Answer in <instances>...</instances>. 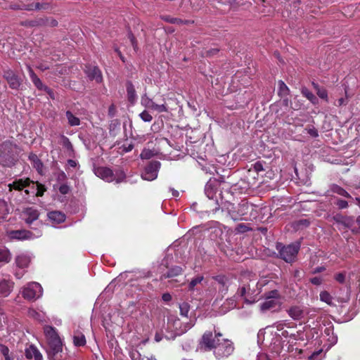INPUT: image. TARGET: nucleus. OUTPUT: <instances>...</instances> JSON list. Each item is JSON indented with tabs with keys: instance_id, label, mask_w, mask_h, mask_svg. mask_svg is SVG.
I'll return each mask as SVG.
<instances>
[{
	"instance_id": "f257e3e1",
	"label": "nucleus",
	"mask_w": 360,
	"mask_h": 360,
	"mask_svg": "<svg viewBox=\"0 0 360 360\" xmlns=\"http://www.w3.org/2000/svg\"><path fill=\"white\" fill-rule=\"evenodd\" d=\"M222 334L216 333L213 336L212 332H206L203 334L200 347L205 351L213 349L214 354L217 359H221L230 356L234 350L231 341L228 339H221Z\"/></svg>"
},
{
	"instance_id": "f03ea898",
	"label": "nucleus",
	"mask_w": 360,
	"mask_h": 360,
	"mask_svg": "<svg viewBox=\"0 0 360 360\" xmlns=\"http://www.w3.org/2000/svg\"><path fill=\"white\" fill-rule=\"evenodd\" d=\"M258 283L255 281H250L243 283L238 289L237 294L244 299V302L252 304L259 300L260 290L257 287Z\"/></svg>"
},
{
	"instance_id": "7ed1b4c3",
	"label": "nucleus",
	"mask_w": 360,
	"mask_h": 360,
	"mask_svg": "<svg viewBox=\"0 0 360 360\" xmlns=\"http://www.w3.org/2000/svg\"><path fill=\"white\" fill-rule=\"evenodd\" d=\"M9 191L13 190L23 191V198H28L31 193H34V181L30 178H16L11 183L8 184Z\"/></svg>"
},
{
	"instance_id": "20e7f679",
	"label": "nucleus",
	"mask_w": 360,
	"mask_h": 360,
	"mask_svg": "<svg viewBox=\"0 0 360 360\" xmlns=\"http://www.w3.org/2000/svg\"><path fill=\"white\" fill-rule=\"evenodd\" d=\"M94 174L105 181H115L117 184L123 181L126 176L125 174L121 170H117L114 173L110 168L105 167L95 168Z\"/></svg>"
},
{
	"instance_id": "39448f33",
	"label": "nucleus",
	"mask_w": 360,
	"mask_h": 360,
	"mask_svg": "<svg viewBox=\"0 0 360 360\" xmlns=\"http://www.w3.org/2000/svg\"><path fill=\"white\" fill-rule=\"evenodd\" d=\"M281 304L278 291L274 290L266 293L264 301L260 305V309L262 312L275 311L281 307Z\"/></svg>"
},
{
	"instance_id": "423d86ee",
	"label": "nucleus",
	"mask_w": 360,
	"mask_h": 360,
	"mask_svg": "<svg viewBox=\"0 0 360 360\" xmlns=\"http://www.w3.org/2000/svg\"><path fill=\"white\" fill-rule=\"evenodd\" d=\"M300 244H290L286 246H282L280 248V245H277V250H278L279 255L281 259L288 263L295 262L297 255L300 250Z\"/></svg>"
},
{
	"instance_id": "0eeeda50",
	"label": "nucleus",
	"mask_w": 360,
	"mask_h": 360,
	"mask_svg": "<svg viewBox=\"0 0 360 360\" xmlns=\"http://www.w3.org/2000/svg\"><path fill=\"white\" fill-rule=\"evenodd\" d=\"M44 330L49 345L52 347L53 354H56L61 351V342L56 329L52 326H46Z\"/></svg>"
},
{
	"instance_id": "6e6552de",
	"label": "nucleus",
	"mask_w": 360,
	"mask_h": 360,
	"mask_svg": "<svg viewBox=\"0 0 360 360\" xmlns=\"http://www.w3.org/2000/svg\"><path fill=\"white\" fill-rule=\"evenodd\" d=\"M43 290L41 285L37 282H31L23 288L24 298L32 300L39 298L42 295Z\"/></svg>"
},
{
	"instance_id": "1a4fd4ad",
	"label": "nucleus",
	"mask_w": 360,
	"mask_h": 360,
	"mask_svg": "<svg viewBox=\"0 0 360 360\" xmlns=\"http://www.w3.org/2000/svg\"><path fill=\"white\" fill-rule=\"evenodd\" d=\"M161 167L160 162L158 160L150 161L145 167L141 174V178L146 181H153L157 179L159 169Z\"/></svg>"
},
{
	"instance_id": "9d476101",
	"label": "nucleus",
	"mask_w": 360,
	"mask_h": 360,
	"mask_svg": "<svg viewBox=\"0 0 360 360\" xmlns=\"http://www.w3.org/2000/svg\"><path fill=\"white\" fill-rule=\"evenodd\" d=\"M10 239L15 240H28L38 238L41 236V231L38 230L37 233H33L27 230L10 231L7 233Z\"/></svg>"
},
{
	"instance_id": "9b49d317",
	"label": "nucleus",
	"mask_w": 360,
	"mask_h": 360,
	"mask_svg": "<svg viewBox=\"0 0 360 360\" xmlns=\"http://www.w3.org/2000/svg\"><path fill=\"white\" fill-rule=\"evenodd\" d=\"M3 77L7 81L10 88L18 89L20 87L21 82L13 70L10 69L4 70Z\"/></svg>"
},
{
	"instance_id": "f8f14e48",
	"label": "nucleus",
	"mask_w": 360,
	"mask_h": 360,
	"mask_svg": "<svg viewBox=\"0 0 360 360\" xmlns=\"http://www.w3.org/2000/svg\"><path fill=\"white\" fill-rule=\"evenodd\" d=\"M27 69L30 75V77L34 84V85L36 86L37 89L39 90H43L48 93L49 95L51 94L52 91L50 88L46 86V85L43 84L41 79L37 77V75L34 73V70L30 65H27Z\"/></svg>"
},
{
	"instance_id": "ddd939ff",
	"label": "nucleus",
	"mask_w": 360,
	"mask_h": 360,
	"mask_svg": "<svg viewBox=\"0 0 360 360\" xmlns=\"http://www.w3.org/2000/svg\"><path fill=\"white\" fill-rule=\"evenodd\" d=\"M215 288L219 290V292L222 294H226L228 291L230 285L229 280L227 277L222 275L216 276L214 277Z\"/></svg>"
},
{
	"instance_id": "4468645a",
	"label": "nucleus",
	"mask_w": 360,
	"mask_h": 360,
	"mask_svg": "<svg viewBox=\"0 0 360 360\" xmlns=\"http://www.w3.org/2000/svg\"><path fill=\"white\" fill-rule=\"evenodd\" d=\"M13 282L9 278H0V295L7 297L10 295L13 288Z\"/></svg>"
},
{
	"instance_id": "2eb2a0df",
	"label": "nucleus",
	"mask_w": 360,
	"mask_h": 360,
	"mask_svg": "<svg viewBox=\"0 0 360 360\" xmlns=\"http://www.w3.org/2000/svg\"><path fill=\"white\" fill-rule=\"evenodd\" d=\"M85 72L91 80H96L97 82H101L103 79L102 74L98 67L87 66Z\"/></svg>"
},
{
	"instance_id": "dca6fc26",
	"label": "nucleus",
	"mask_w": 360,
	"mask_h": 360,
	"mask_svg": "<svg viewBox=\"0 0 360 360\" xmlns=\"http://www.w3.org/2000/svg\"><path fill=\"white\" fill-rule=\"evenodd\" d=\"M39 212L33 207L26 208L23 212L24 219L27 224H31L39 217Z\"/></svg>"
},
{
	"instance_id": "f3484780",
	"label": "nucleus",
	"mask_w": 360,
	"mask_h": 360,
	"mask_svg": "<svg viewBox=\"0 0 360 360\" xmlns=\"http://www.w3.org/2000/svg\"><path fill=\"white\" fill-rule=\"evenodd\" d=\"M287 311L288 315L295 321L301 320L304 316V311L300 306H292Z\"/></svg>"
},
{
	"instance_id": "a211bd4d",
	"label": "nucleus",
	"mask_w": 360,
	"mask_h": 360,
	"mask_svg": "<svg viewBox=\"0 0 360 360\" xmlns=\"http://www.w3.org/2000/svg\"><path fill=\"white\" fill-rule=\"evenodd\" d=\"M25 356L27 359H34V360H42V355L38 349L34 345H30L25 349Z\"/></svg>"
},
{
	"instance_id": "6ab92c4d",
	"label": "nucleus",
	"mask_w": 360,
	"mask_h": 360,
	"mask_svg": "<svg viewBox=\"0 0 360 360\" xmlns=\"http://www.w3.org/2000/svg\"><path fill=\"white\" fill-rule=\"evenodd\" d=\"M50 221L56 224H60L65 220V215L59 211H52L48 213Z\"/></svg>"
},
{
	"instance_id": "aec40b11",
	"label": "nucleus",
	"mask_w": 360,
	"mask_h": 360,
	"mask_svg": "<svg viewBox=\"0 0 360 360\" xmlns=\"http://www.w3.org/2000/svg\"><path fill=\"white\" fill-rule=\"evenodd\" d=\"M29 160L31 162L32 167L36 169V170L39 174H42L43 171V163L39 159L37 155L34 153H30L28 156Z\"/></svg>"
},
{
	"instance_id": "412c9836",
	"label": "nucleus",
	"mask_w": 360,
	"mask_h": 360,
	"mask_svg": "<svg viewBox=\"0 0 360 360\" xmlns=\"http://www.w3.org/2000/svg\"><path fill=\"white\" fill-rule=\"evenodd\" d=\"M182 273V268L179 266H172L167 273L163 274L161 278H173Z\"/></svg>"
},
{
	"instance_id": "4be33fe9",
	"label": "nucleus",
	"mask_w": 360,
	"mask_h": 360,
	"mask_svg": "<svg viewBox=\"0 0 360 360\" xmlns=\"http://www.w3.org/2000/svg\"><path fill=\"white\" fill-rule=\"evenodd\" d=\"M73 342L75 346H84L86 344V338L82 332L77 330L73 333Z\"/></svg>"
},
{
	"instance_id": "5701e85b",
	"label": "nucleus",
	"mask_w": 360,
	"mask_h": 360,
	"mask_svg": "<svg viewBox=\"0 0 360 360\" xmlns=\"http://www.w3.org/2000/svg\"><path fill=\"white\" fill-rule=\"evenodd\" d=\"M127 98L131 103H134L136 100L135 88L131 82H127L126 84Z\"/></svg>"
},
{
	"instance_id": "b1692460",
	"label": "nucleus",
	"mask_w": 360,
	"mask_h": 360,
	"mask_svg": "<svg viewBox=\"0 0 360 360\" xmlns=\"http://www.w3.org/2000/svg\"><path fill=\"white\" fill-rule=\"evenodd\" d=\"M50 8V4L48 3H36L25 6L21 8L22 10L33 11V10H46Z\"/></svg>"
},
{
	"instance_id": "393cba45",
	"label": "nucleus",
	"mask_w": 360,
	"mask_h": 360,
	"mask_svg": "<svg viewBox=\"0 0 360 360\" xmlns=\"http://www.w3.org/2000/svg\"><path fill=\"white\" fill-rule=\"evenodd\" d=\"M205 193L209 199H214L217 193L216 186L211 182H207L205 186Z\"/></svg>"
},
{
	"instance_id": "a878e982",
	"label": "nucleus",
	"mask_w": 360,
	"mask_h": 360,
	"mask_svg": "<svg viewBox=\"0 0 360 360\" xmlns=\"http://www.w3.org/2000/svg\"><path fill=\"white\" fill-rule=\"evenodd\" d=\"M30 262V259L25 255H20L15 258V263L20 268L27 267Z\"/></svg>"
},
{
	"instance_id": "bb28decb",
	"label": "nucleus",
	"mask_w": 360,
	"mask_h": 360,
	"mask_svg": "<svg viewBox=\"0 0 360 360\" xmlns=\"http://www.w3.org/2000/svg\"><path fill=\"white\" fill-rule=\"evenodd\" d=\"M330 191L333 193H336L339 195H341V196H343V197H345L347 198H352L350 194L345 189H344L343 188H342L341 186H340L337 184H333L330 186Z\"/></svg>"
},
{
	"instance_id": "cd10ccee",
	"label": "nucleus",
	"mask_w": 360,
	"mask_h": 360,
	"mask_svg": "<svg viewBox=\"0 0 360 360\" xmlns=\"http://www.w3.org/2000/svg\"><path fill=\"white\" fill-rule=\"evenodd\" d=\"M302 94L306 97L309 101H310L313 104H317L318 103V98L316 96L311 92L306 87H304L301 90Z\"/></svg>"
},
{
	"instance_id": "c85d7f7f",
	"label": "nucleus",
	"mask_w": 360,
	"mask_h": 360,
	"mask_svg": "<svg viewBox=\"0 0 360 360\" xmlns=\"http://www.w3.org/2000/svg\"><path fill=\"white\" fill-rule=\"evenodd\" d=\"M65 115L68 119V124L70 126L75 127V126H79L80 124V120L77 117L75 116L72 113V112H70L69 110L66 111Z\"/></svg>"
},
{
	"instance_id": "c756f323",
	"label": "nucleus",
	"mask_w": 360,
	"mask_h": 360,
	"mask_svg": "<svg viewBox=\"0 0 360 360\" xmlns=\"http://www.w3.org/2000/svg\"><path fill=\"white\" fill-rule=\"evenodd\" d=\"M11 259L10 251L7 248L0 249V263H8Z\"/></svg>"
},
{
	"instance_id": "7c9ffc66",
	"label": "nucleus",
	"mask_w": 360,
	"mask_h": 360,
	"mask_svg": "<svg viewBox=\"0 0 360 360\" xmlns=\"http://www.w3.org/2000/svg\"><path fill=\"white\" fill-rule=\"evenodd\" d=\"M290 93V89L287 85L282 81H278V94L281 97H285Z\"/></svg>"
},
{
	"instance_id": "2f4dec72",
	"label": "nucleus",
	"mask_w": 360,
	"mask_h": 360,
	"mask_svg": "<svg viewBox=\"0 0 360 360\" xmlns=\"http://www.w3.org/2000/svg\"><path fill=\"white\" fill-rule=\"evenodd\" d=\"M34 188L35 190L34 193H31L32 196H42L44 193L46 191V188L44 185L37 182L34 181Z\"/></svg>"
},
{
	"instance_id": "473e14b6",
	"label": "nucleus",
	"mask_w": 360,
	"mask_h": 360,
	"mask_svg": "<svg viewBox=\"0 0 360 360\" xmlns=\"http://www.w3.org/2000/svg\"><path fill=\"white\" fill-rule=\"evenodd\" d=\"M195 324V321H190L188 323H186L184 326V328H181V327L179 328V331H176L175 334L172 336V339H174L176 335H180L182 333H186L188 330L191 328Z\"/></svg>"
},
{
	"instance_id": "72a5a7b5",
	"label": "nucleus",
	"mask_w": 360,
	"mask_h": 360,
	"mask_svg": "<svg viewBox=\"0 0 360 360\" xmlns=\"http://www.w3.org/2000/svg\"><path fill=\"white\" fill-rule=\"evenodd\" d=\"M141 104L146 108L153 109L155 102L145 94L141 96Z\"/></svg>"
},
{
	"instance_id": "f704fd0d",
	"label": "nucleus",
	"mask_w": 360,
	"mask_h": 360,
	"mask_svg": "<svg viewBox=\"0 0 360 360\" xmlns=\"http://www.w3.org/2000/svg\"><path fill=\"white\" fill-rule=\"evenodd\" d=\"M312 85L314 88L316 90L317 95L322 99H325L327 101L328 99V93L327 91L324 88H321L319 86L313 82Z\"/></svg>"
},
{
	"instance_id": "c9c22d12",
	"label": "nucleus",
	"mask_w": 360,
	"mask_h": 360,
	"mask_svg": "<svg viewBox=\"0 0 360 360\" xmlns=\"http://www.w3.org/2000/svg\"><path fill=\"white\" fill-rule=\"evenodd\" d=\"M180 314L182 316L188 318V313L190 311V304L184 302L179 304Z\"/></svg>"
},
{
	"instance_id": "e433bc0d",
	"label": "nucleus",
	"mask_w": 360,
	"mask_h": 360,
	"mask_svg": "<svg viewBox=\"0 0 360 360\" xmlns=\"http://www.w3.org/2000/svg\"><path fill=\"white\" fill-rule=\"evenodd\" d=\"M320 300L329 305L333 304V297L327 291H322L320 293Z\"/></svg>"
},
{
	"instance_id": "4c0bfd02",
	"label": "nucleus",
	"mask_w": 360,
	"mask_h": 360,
	"mask_svg": "<svg viewBox=\"0 0 360 360\" xmlns=\"http://www.w3.org/2000/svg\"><path fill=\"white\" fill-rule=\"evenodd\" d=\"M28 315H29V316H30L39 321H42L44 319V317L43 314L37 311L35 309H30L28 311Z\"/></svg>"
},
{
	"instance_id": "58836bf2",
	"label": "nucleus",
	"mask_w": 360,
	"mask_h": 360,
	"mask_svg": "<svg viewBox=\"0 0 360 360\" xmlns=\"http://www.w3.org/2000/svg\"><path fill=\"white\" fill-rule=\"evenodd\" d=\"M62 145L64 148H65L68 151L73 152V146L71 143L70 139L65 136H62Z\"/></svg>"
},
{
	"instance_id": "ea45409f",
	"label": "nucleus",
	"mask_w": 360,
	"mask_h": 360,
	"mask_svg": "<svg viewBox=\"0 0 360 360\" xmlns=\"http://www.w3.org/2000/svg\"><path fill=\"white\" fill-rule=\"evenodd\" d=\"M251 230V229L245 224H239L236 226L235 231L237 233H243Z\"/></svg>"
},
{
	"instance_id": "a19ab883",
	"label": "nucleus",
	"mask_w": 360,
	"mask_h": 360,
	"mask_svg": "<svg viewBox=\"0 0 360 360\" xmlns=\"http://www.w3.org/2000/svg\"><path fill=\"white\" fill-rule=\"evenodd\" d=\"M341 224L346 227L351 228L354 224V219L350 217H341Z\"/></svg>"
},
{
	"instance_id": "79ce46f5",
	"label": "nucleus",
	"mask_w": 360,
	"mask_h": 360,
	"mask_svg": "<svg viewBox=\"0 0 360 360\" xmlns=\"http://www.w3.org/2000/svg\"><path fill=\"white\" fill-rule=\"evenodd\" d=\"M153 110L157 111L158 112H168V108L165 103L162 104H156L155 103L153 109Z\"/></svg>"
},
{
	"instance_id": "37998d69",
	"label": "nucleus",
	"mask_w": 360,
	"mask_h": 360,
	"mask_svg": "<svg viewBox=\"0 0 360 360\" xmlns=\"http://www.w3.org/2000/svg\"><path fill=\"white\" fill-rule=\"evenodd\" d=\"M203 280V276H198L191 281V282L188 284V289L189 290H193L195 286L200 283Z\"/></svg>"
},
{
	"instance_id": "c03bdc74",
	"label": "nucleus",
	"mask_w": 360,
	"mask_h": 360,
	"mask_svg": "<svg viewBox=\"0 0 360 360\" xmlns=\"http://www.w3.org/2000/svg\"><path fill=\"white\" fill-rule=\"evenodd\" d=\"M139 117L145 122H150L153 120L152 115L147 110H143L141 112Z\"/></svg>"
},
{
	"instance_id": "a18cd8bd",
	"label": "nucleus",
	"mask_w": 360,
	"mask_h": 360,
	"mask_svg": "<svg viewBox=\"0 0 360 360\" xmlns=\"http://www.w3.org/2000/svg\"><path fill=\"white\" fill-rule=\"evenodd\" d=\"M304 131L307 132L313 138H316L319 136V132L317 129L314 126H309L304 129Z\"/></svg>"
},
{
	"instance_id": "49530a36",
	"label": "nucleus",
	"mask_w": 360,
	"mask_h": 360,
	"mask_svg": "<svg viewBox=\"0 0 360 360\" xmlns=\"http://www.w3.org/2000/svg\"><path fill=\"white\" fill-rule=\"evenodd\" d=\"M153 156V153L149 149H144L141 153L140 157L143 160H148Z\"/></svg>"
},
{
	"instance_id": "de8ad7c7",
	"label": "nucleus",
	"mask_w": 360,
	"mask_h": 360,
	"mask_svg": "<svg viewBox=\"0 0 360 360\" xmlns=\"http://www.w3.org/2000/svg\"><path fill=\"white\" fill-rule=\"evenodd\" d=\"M129 356L132 360H141L142 358L141 354L136 349H133L130 352Z\"/></svg>"
},
{
	"instance_id": "09e8293b",
	"label": "nucleus",
	"mask_w": 360,
	"mask_h": 360,
	"mask_svg": "<svg viewBox=\"0 0 360 360\" xmlns=\"http://www.w3.org/2000/svg\"><path fill=\"white\" fill-rule=\"evenodd\" d=\"M21 25L23 26L34 27V26L41 25V21H40V20L39 21H37V20L25 21V22H22Z\"/></svg>"
},
{
	"instance_id": "8fccbe9b",
	"label": "nucleus",
	"mask_w": 360,
	"mask_h": 360,
	"mask_svg": "<svg viewBox=\"0 0 360 360\" xmlns=\"http://www.w3.org/2000/svg\"><path fill=\"white\" fill-rule=\"evenodd\" d=\"M40 21H41V25L47 24L51 27H56L58 25L57 20L55 19H53V18H51L50 20H46V22H44L43 19H41Z\"/></svg>"
},
{
	"instance_id": "3c124183",
	"label": "nucleus",
	"mask_w": 360,
	"mask_h": 360,
	"mask_svg": "<svg viewBox=\"0 0 360 360\" xmlns=\"http://www.w3.org/2000/svg\"><path fill=\"white\" fill-rule=\"evenodd\" d=\"M335 279L340 283H343L345 281V273H338L335 275Z\"/></svg>"
},
{
	"instance_id": "603ef678",
	"label": "nucleus",
	"mask_w": 360,
	"mask_h": 360,
	"mask_svg": "<svg viewBox=\"0 0 360 360\" xmlns=\"http://www.w3.org/2000/svg\"><path fill=\"white\" fill-rule=\"evenodd\" d=\"M336 205L340 209H345L348 207V202L344 200H338Z\"/></svg>"
},
{
	"instance_id": "864d4df0",
	"label": "nucleus",
	"mask_w": 360,
	"mask_h": 360,
	"mask_svg": "<svg viewBox=\"0 0 360 360\" xmlns=\"http://www.w3.org/2000/svg\"><path fill=\"white\" fill-rule=\"evenodd\" d=\"M59 191L62 194H67L70 191V187L66 184H62L59 186Z\"/></svg>"
},
{
	"instance_id": "5fc2aeb1",
	"label": "nucleus",
	"mask_w": 360,
	"mask_h": 360,
	"mask_svg": "<svg viewBox=\"0 0 360 360\" xmlns=\"http://www.w3.org/2000/svg\"><path fill=\"white\" fill-rule=\"evenodd\" d=\"M129 38L130 39L131 45L134 47V51H136L137 50V44H136V41L134 36L131 33H129Z\"/></svg>"
},
{
	"instance_id": "6e6d98bb",
	"label": "nucleus",
	"mask_w": 360,
	"mask_h": 360,
	"mask_svg": "<svg viewBox=\"0 0 360 360\" xmlns=\"http://www.w3.org/2000/svg\"><path fill=\"white\" fill-rule=\"evenodd\" d=\"M310 282L316 285H319L322 283V279L320 277H314L310 279Z\"/></svg>"
},
{
	"instance_id": "4d7b16f0",
	"label": "nucleus",
	"mask_w": 360,
	"mask_h": 360,
	"mask_svg": "<svg viewBox=\"0 0 360 360\" xmlns=\"http://www.w3.org/2000/svg\"><path fill=\"white\" fill-rule=\"evenodd\" d=\"M164 20L167 21V22H169L171 23H180L181 22V20L180 19H178V18H169V17H166V18H164Z\"/></svg>"
},
{
	"instance_id": "13d9d810",
	"label": "nucleus",
	"mask_w": 360,
	"mask_h": 360,
	"mask_svg": "<svg viewBox=\"0 0 360 360\" xmlns=\"http://www.w3.org/2000/svg\"><path fill=\"white\" fill-rule=\"evenodd\" d=\"M322 352V349H320L319 351L314 352L311 354V355L309 356L310 360H318L319 355Z\"/></svg>"
},
{
	"instance_id": "bf43d9fd",
	"label": "nucleus",
	"mask_w": 360,
	"mask_h": 360,
	"mask_svg": "<svg viewBox=\"0 0 360 360\" xmlns=\"http://www.w3.org/2000/svg\"><path fill=\"white\" fill-rule=\"evenodd\" d=\"M162 299L164 302H169L172 300V295L169 292H165L162 295Z\"/></svg>"
},
{
	"instance_id": "052dcab7",
	"label": "nucleus",
	"mask_w": 360,
	"mask_h": 360,
	"mask_svg": "<svg viewBox=\"0 0 360 360\" xmlns=\"http://www.w3.org/2000/svg\"><path fill=\"white\" fill-rule=\"evenodd\" d=\"M1 352L2 353V354L4 356V357H6V356H8L9 354V349L6 346H2L1 348Z\"/></svg>"
},
{
	"instance_id": "680f3d73",
	"label": "nucleus",
	"mask_w": 360,
	"mask_h": 360,
	"mask_svg": "<svg viewBox=\"0 0 360 360\" xmlns=\"http://www.w3.org/2000/svg\"><path fill=\"white\" fill-rule=\"evenodd\" d=\"M134 146L132 144H129L127 146H123V151L125 153L129 152L133 149Z\"/></svg>"
},
{
	"instance_id": "e2e57ef3",
	"label": "nucleus",
	"mask_w": 360,
	"mask_h": 360,
	"mask_svg": "<svg viewBox=\"0 0 360 360\" xmlns=\"http://www.w3.org/2000/svg\"><path fill=\"white\" fill-rule=\"evenodd\" d=\"M309 224V221L307 219H301L298 221V225L307 226Z\"/></svg>"
},
{
	"instance_id": "0e129e2a",
	"label": "nucleus",
	"mask_w": 360,
	"mask_h": 360,
	"mask_svg": "<svg viewBox=\"0 0 360 360\" xmlns=\"http://www.w3.org/2000/svg\"><path fill=\"white\" fill-rule=\"evenodd\" d=\"M338 105H346L347 103V98H341L338 99Z\"/></svg>"
},
{
	"instance_id": "69168bd1",
	"label": "nucleus",
	"mask_w": 360,
	"mask_h": 360,
	"mask_svg": "<svg viewBox=\"0 0 360 360\" xmlns=\"http://www.w3.org/2000/svg\"><path fill=\"white\" fill-rule=\"evenodd\" d=\"M66 178H67L66 174L63 172H61L60 173H59L58 176V179L59 181H64L66 179Z\"/></svg>"
},
{
	"instance_id": "338daca9",
	"label": "nucleus",
	"mask_w": 360,
	"mask_h": 360,
	"mask_svg": "<svg viewBox=\"0 0 360 360\" xmlns=\"http://www.w3.org/2000/svg\"><path fill=\"white\" fill-rule=\"evenodd\" d=\"M68 164L70 167H75L77 166V162L74 160H68Z\"/></svg>"
},
{
	"instance_id": "774afa93",
	"label": "nucleus",
	"mask_w": 360,
	"mask_h": 360,
	"mask_svg": "<svg viewBox=\"0 0 360 360\" xmlns=\"http://www.w3.org/2000/svg\"><path fill=\"white\" fill-rule=\"evenodd\" d=\"M162 335H160V334H159V333H156V334H155V340L156 342H158L161 341V340H162Z\"/></svg>"
}]
</instances>
